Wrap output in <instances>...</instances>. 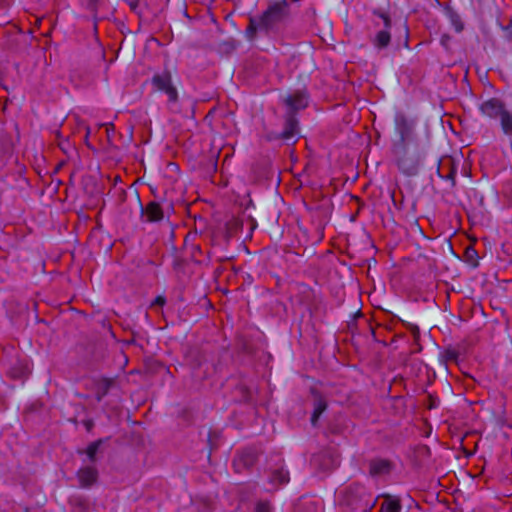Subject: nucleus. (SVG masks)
Segmentation results:
<instances>
[{"instance_id":"obj_4","label":"nucleus","mask_w":512,"mask_h":512,"mask_svg":"<svg viewBox=\"0 0 512 512\" xmlns=\"http://www.w3.org/2000/svg\"><path fill=\"white\" fill-rule=\"evenodd\" d=\"M299 134L298 120L292 112H287L285 116L284 129L281 132H271L268 134L269 140H282L290 145L294 144Z\"/></svg>"},{"instance_id":"obj_5","label":"nucleus","mask_w":512,"mask_h":512,"mask_svg":"<svg viewBox=\"0 0 512 512\" xmlns=\"http://www.w3.org/2000/svg\"><path fill=\"white\" fill-rule=\"evenodd\" d=\"M373 15L377 16L383 21V27L375 34V36L371 39V42L377 50H382L387 48L391 42L390 29L392 26V21L387 13L378 9L373 10Z\"/></svg>"},{"instance_id":"obj_29","label":"nucleus","mask_w":512,"mask_h":512,"mask_svg":"<svg viewBox=\"0 0 512 512\" xmlns=\"http://www.w3.org/2000/svg\"><path fill=\"white\" fill-rule=\"evenodd\" d=\"M85 425H86L87 429L90 430L93 426V423L91 421H87Z\"/></svg>"},{"instance_id":"obj_1","label":"nucleus","mask_w":512,"mask_h":512,"mask_svg":"<svg viewBox=\"0 0 512 512\" xmlns=\"http://www.w3.org/2000/svg\"><path fill=\"white\" fill-rule=\"evenodd\" d=\"M287 14V5L285 0L279 3H273L260 15L251 16L249 24L245 30V36L248 40L255 39L258 32L269 33L282 22Z\"/></svg>"},{"instance_id":"obj_32","label":"nucleus","mask_w":512,"mask_h":512,"mask_svg":"<svg viewBox=\"0 0 512 512\" xmlns=\"http://www.w3.org/2000/svg\"><path fill=\"white\" fill-rule=\"evenodd\" d=\"M374 26L377 27V28H380L381 24L378 21H374Z\"/></svg>"},{"instance_id":"obj_9","label":"nucleus","mask_w":512,"mask_h":512,"mask_svg":"<svg viewBox=\"0 0 512 512\" xmlns=\"http://www.w3.org/2000/svg\"><path fill=\"white\" fill-rule=\"evenodd\" d=\"M137 201L140 207L141 217L145 218V221L158 222L163 219V211L158 203L150 202L147 206L144 207L139 197H137Z\"/></svg>"},{"instance_id":"obj_24","label":"nucleus","mask_w":512,"mask_h":512,"mask_svg":"<svg viewBox=\"0 0 512 512\" xmlns=\"http://www.w3.org/2000/svg\"><path fill=\"white\" fill-rule=\"evenodd\" d=\"M503 29L506 32L507 39L512 41V18L510 23L507 26L503 27Z\"/></svg>"},{"instance_id":"obj_11","label":"nucleus","mask_w":512,"mask_h":512,"mask_svg":"<svg viewBox=\"0 0 512 512\" xmlns=\"http://www.w3.org/2000/svg\"><path fill=\"white\" fill-rule=\"evenodd\" d=\"M369 469L372 477H385L390 475L392 464L387 460L377 459L371 461Z\"/></svg>"},{"instance_id":"obj_18","label":"nucleus","mask_w":512,"mask_h":512,"mask_svg":"<svg viewBox=\"0 0 512 512\" xmlns=\"http://www.w3.org/2000/svg\"><path fill=\"white\" fill-rule=\"evenodd\" d=\"M102 443H103V440L99 439V440L89 444V446L86 449V454H87V457H88V459L90 461H94L95 460L96 454L99 451V448L102 445Z\"/></svg>"},{"instance_id":"obj_19","label":"nucleus","mask_w":512,"mask_h":512,"mask_svg":"<svg viewBox=\"0 0 512 512\" xmlns=\"http://www.w3.org/2000/svg\"><path fill=\"white\" fill-rule=\"evenodd\" d=\"M130 9L138 14L141 15L143 13V1L142 0H132L129 2Z\"/></svg>"},{"instance_id":"obj_12","label":"nucleus","mask_w":512,"mask_h":512,"mask_svg":"<svg viewBox=\"0 0 512 512\" xmlns=\"http://www.w3.org/2000/svg\"><path fill=\"white\" fill-rule=\"evenodd\" d=\"M326 408H327L326 401L321 396L315 395L314 409H313V413H312V416H311V424H312V426H316L317 425L319 417L326 410Z\"/></svg>"},{"instance_id":"obj_25","label":"nucleus","mask_w":512,"mask_h":512,"mask_svg":"<svg viewBox=\"0 0 512 512\" xmlns=\"http://www.w3.org/2000/svg\"><path fill=\"white\" fill-rule=\"evenodd\" d=\"M95 474L93 469H88V475L85 478H82L81 480H94Z\"/></svg>"},{"instance_id":"obj_2","label":"nucleus","mask_w":512,"mask_h":512,"mask_svg":"<svg viewBox=\"0 0 512 512\" xmlns=\"http://www.w3.org/2000/svg\"><path fill=\"white\" fill-rule=\"evenodd\" d=\"M419 146L416 133V122L403 113L394 117V136L391 148Z\"/></svg>"},{"instance_id":"obj_16","label":"nucleus","mask_w":512,"mask_h":512,"mask_svg":"<svg viewBox=\"0 0 512 512\" xmlns=\"http://www.w3.org/2000/svg\"><path fill=\"white\" fill-rule=\"evenodd\" d=\"M69 503L77 512H87L89 509V502L78 495L71 496L69 498Z\"/></svg>"},{"instance_id":"obj_26","label":"nucleus","mask_w":512,"mask_h":512,"mask_svg":"<svg viewBox=\"0 0 512 512\" xmlns=\"http://www.w3.org/2000/svg\"><path fill=\"white\" fill-rule=\"evenodd\" d=\"M165 303V299L161 296H158L156 297V299L154 300V304H157V305H163Z\"/></svg>"},{"instance_id":"obj_23","label":"nucleus","mask_w":512,"mask_h":512,"mask_svg":"<svg viewBox=\"0 0 512 512\" xmlns=\"http://www.w3.org/2000/svg\"><path fill=\"white\" fill-rule=\"evenodd\" d=\"M401 506L397 501H391L388 503L387 511L388 512H400Z\"/></svg>"},{"instance_id":"obj_34","label":"nucleus","mask_w":512,"mask_h":512,"mask_svg":"<svg viewBox=\"0 0 512 512\" xmlns=\"http://www.w3.org/2000/svg\"><path fill=\"white\" fill-rule=\"evenodd\" d=\"M91 482H83V487H88Z\"/></svg>"},{"instance_id":"obj_14","label":"nucleus","mask_w":512,"mask_h":512,"mask_svg":"<svg viewBox=\"0 0 512 512\" xmlns=\"http://www.w3.org/2000/svg\"><path fill=\"white\" fill-rule=\"evenodd\" d=\"M502 132L512 138V111L506 110L499 118Z\"/></svg>"},{"instance_id":"obj_3","label":"nucleus","mask_w":512,"mask_h":512,"mask_svg":"<svg viewBox=\"0 0 512 512\" xmlns=\"http://www.w3.org/2000/svg\"><path fill=\"white\" fill-rule=\"evenodd\" d=\"M399 170L408 176L417 174L424 158V152L419 146L391 148Z\"/></svg>"},{"instance_id":"obj_20","label":"nucleus","mask_w":512,"mask_h":512,"mask_svg":"<svg viewBox=\"0 0 512 512\" xmlns=\"http://www.w3.org/2000/svg\"><path fill=\"white\" fill-rule=\"evenodd\" d=\"M320 465L323 470L334 469L335 467H337L339 465V461H338L337 457L330 456L329 463L325 462Z\"/></svg>"},{"instance_id":"obj_17","label":"nucleus","mask_w":512,"mask_h":512,"mask_svg":"<svg viewBox=\"0 0 512 512\" xmlns=\"http://www.w3.org/2000/svg\"><path fill=\"white\" fill-rule=\"evenodd\" d=\"M446 15L457 32H460L463 30V23L461 21L460 16L458 15V13L456 11H454L453 9H447Z\"/></svg>"},{"instance_id":"obj_8","label":"nucleus","mask_w":512,"mask_h":512,"mask_svg":"<svg viewBox=\"0 0 512 512\" xmlns=\"http://www.w3.org/2000/svg\"><path fill=\"white\" fill-rule=\"evenodd\" d=\"M257 460V451L254 448H246L238 454L233 461L234 469L237 473L252 467Z\"/></svg>"},{"instance_id":"obj_13","label":"nucleus","mask_w":512,"mask_h":512,"mask_svg":"<svg viewBox=\"0 0 512 512\" xmlns=\"http://www.w3.org/2000/svg\"><path fill=\"white\" fill-rule=\"evenodd\" d=\"M113 385V380L109 378H103L97 383L96 387V400L101 402L102 399L108 394L109 390Z\"/></svg>"},{"instance_id":"obj_31","label":"nucleus","mask_w":512,"mask_h":512,"mask_svg":"<svg viewBox=\"0 0 512 512\" xmlns=\"http://www.w3.org/2000/svg\"><path fill=\"white\" fill-rule=\"evenodd\" d=\"M473 254V255H476V251L474 249H468L467 250V254Z\"/></svg>"},{"instance_id":"obj_30","label":"nucleus","mask_w":512,"mask_h":512,"mask_svg":"<svg viewBox=\"0 0 512 512\" xmlns=\"http://www.w3.org/2000/svg\"><path fill=\"white\" fill-rule=\"evenodd\" d=\"M320 457L321 456L314 457V459H313L314 463H320V460H321Z\"/></svg>"},{"instance_id":"obj_15","label":"nucleus","mask_w":512,"mask_h":512,"mask_svg":"<svg viewBox=\"0 0 512 512\" xmlns=\"http://www.w3.org/2000/svg\"><path fill=\"white\" fill-rule=\"evenodd\" d=\"M294 512H318V506L315 501L302 498L295 505Z\"/></svg>"},{"instance_id":"obj_21","label":"nucleus","mask_w":512,"mask_h":512,"mask_svg":"<svg viewBox=\"0 0 512 512\" xmlns=\"http://www.w3.org/2000/svg\"><path fill=\"white\" fill-rule=\"evenodd\" d=\"M255 511L256 512H270L271 511V507H270L269 502H267V501H259L256 504Z\"/></svg>"},{"instance_id":"obj_28","label":"nucleus","mask_w":512,"mask_h":512,"mask_svg":"<svg viewBox=\"0 0 512 512\" xmlns=\"http://www.w3.org/2000/svg\"><path fill=\"white\" fill-rule=\"evenodd\" d=\"M447 357H448L449 359H454V358H455V353H454V352H452V351H448V352H447Z\"/></svg>"},{"instance_id":"obj_33","label":"nucleus","mask_w":512,"mask_h":512,"mask_svg":"<svg viewBox=\"0 0 512 512\" xmlns=\"http://www.w3.org/2000/svg\"><path fill=\"white\" fill-rule=\"evenodd\" d=\"M12 375H13V377H21V376H23L22 373L21 374H19V373H12Z\"/></svg>"},{"instance_id":"obj_6","label":"nucleus","mask_w":512,"mask_h":512,"mask_svg":"<svg viewBox=\"0 0 512 512\" xmlns=\"http://www.w3.org/2000/svg\"><path fill=\"white\" fill-rule=\"evenodd\" d=\"M480 113L489 119H499L507 110L506 104L497 97H491L478 104Z\"/></svg>"},{"instance_id":"obj_7","label":"nucleus","mask_w":512,"mask_h":512,"mask_svg":"<svg viewBox=\"0 0 512 512\" xmlns=\"http://www.w3.org/2000/svg\"><path fill=\"white\" fill-rule=\"evenodd\" d=\"M154 86L167 94L170 102H176L178 93L172 85L171 76L168 73L155 75L152 79Z\"/></svg>"},{"instance_id":"obj_22","label":"nucleus","mask_w":512,"mask_h":512,"mask_svg":"<svg viewBox=\"0 0 512 512\" xmlns=\"http://www.w3.org/2000/svg\"><path fill=\"white\" fill-rule=\"evenodd\" d=\"M272 480H289V473L283 469H279L276 471V475H274Z\"/></svg>"},{"instance_id":"obj_10","label":"nucleus","mask_w":512,"mask_h":512,"mask_svg":"<svg viewBox=\"0 0 512 512\" xmlns=\"http://www.w3.org/2000/svg\"><path fill=\"white\" fill-rule=\"evenodd\" d=\"M285 104L288 107V112H295L300 109H304L308 105V96L304 91H296L293 94L287 95L284 99Z\"/></svg>"},{"instance_id":"obj_27","label":"nucleus","mask_w":512,"mask_h":512,"mask_svg":"<svg viewBox=\"0 0 512 512\" xmlns=\"http://www.w3.org/2000/svg\"><path fill=\"white\" fill-rule=\"evenodd\" d=\"M447 178L451 179L452 185H455L454 172L450 173Z\"/></svg>"}]
</instances>
